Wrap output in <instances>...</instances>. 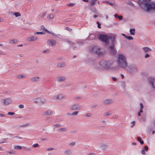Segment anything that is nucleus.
I'll return each instance as SVG.
<instances>
[{
  "label": "nucleus",
  "instance_id": "25",
  "mask_svg": "<svg viewBox=\"0 0 155 155\" xmlns=\"http://www.w3.org/2000/svg\"><path fill=\"white\" fill-rule=\"evenodd\" d=\"M66 65L65 63L64 62H62L59 63V67H63Z\"/></svg>",
  "mask_w": 155,
  "mask_h": 155
},
{
  "label": "nucleus",
  "instance_id": "15",
  "mask_svg": "<svg viewBox=\"0 0 155 155\" xmlns=\"http://www.w3.org/2000/svg\"><path fill=\"white\" fill-rule=\"evenodd\" d=\"M41 29L44 30L45 31V33L46 32H47L48 33H49L50 34H53L54 35H54V34H53L52 33L51 31H49L46 28H45V27L43 25H42L41 26Z\"/></svg>",
  "mask_w": 155,
  "mask_h": 155
},
{
  "label": "nucleus",
  "instance_id": "24",
  "mask_svg": "<svg viewBox=\"0 0 155 155\" xmlns=\"http://www.w3.org/2000/svg\"><path fill=\"white\" fill-rule=\"evenodd\" d=\"M66 96L62 94H59V100H61L65 98Z\"/></svg>",
  "mask_w": 155,
  "mask_h": 155
},
{
  "label": "nucleus",
  "instance_id": "18",
  "mask_svg": "<svg viewBox=\"0 0 155 155\" xmlns=\"http://www.w3.org/2000/svg\"><path fill=\"white\" fill-rule=\"evenodd\" d=\"M79 112L78 111H75L73 112L72 113H68L67 115L69 116H76L79 113Z\"/></svg>",
  "mask_w": 155,
  "mask_h": 155
},
{
  "label": "nucleus",
  "instance_id": "60",
  "mask_svg": "<svg viewBox=\"0 0 155 155\" xmlns=\"http://www.w3.org/2000/svg\"><path fill=\"white\" fill-rule=\"evenodd\" d=\"M137 139L138 141H140V140H141L140 137H137Z\"/></svg>",
  "mask_w": 155,
  "mask_h": 155
},
{
  "label": "nucleus",
  "instance_id": "22",
  "mask_svg": "<svg viewBox=\"0 0 155 155\" xmlns=\"http://www.w3.org/2000/svg\"><path fill=\"white\" fill-rule=\"evenodd\" d=\"M66 78L64 77H59V82H63L65 81Z\"/></svg>",
  "mask_w": 155,
  "mask_h": 155
},
{
  "label": "nucleus",
  "instance_id": "9",
  "mask_svg": "<svg viewBox=\"0 0 155 155\" xmlns=\"http://www.w3.org/2000/svg\"><path fill=\"white\" fill-rule=\"evenodd\" d=\"M108 146L106 144L103 143H100L98 145L99 148L101 150H106Z\"/></svg>",
  "mask_w": 155,
  "mask_h": 155
},
{
  "label": "nucleus",
  "instance_id": "41",
  "mask_svg": "<svg viewBox=\"0 0 155 155\" xmlns=\"http://www.w3.org/2000/svg\"><path fill=\"white\" fill-rule=\"evenodd\" d=\"M76 144V143L75 142H71L70 143V145L73 146H74Z\"/></svg>",
  "mask_w": 155,
  "mask_h": 155
},
{
  "label": "nucleus",
  "instance_id": "5",
  "mask_svg": "<svg viewBox=\"0 0 155 155\" xmlns=\"http://www.w3.org/2000/svg\"><path fill=\"white\" fill-rule=\"evenodd\" d=\"M89 51L99 57L103 56L105 54V51L104 50L97 46H94L91 48L89 49Z\"/></svg>",
  "mask_w": 155,
  "mask_h": 155
},
{
  "label": "nucleus",
  "instance_id": "46",
  "mask_svg": "<svg viewBox=\"0 0 155 155\" xmlns=\"http://www.w3.org/2000/svg\"><path fill=\"white\" fill-rule=\"evenodd\" d=\"M24 149L25 150H28V151H31V148H30V147H28V148H26V147H25L24 148Z\"/></svg>",
  "mask_w": 155,
  "mask_h": 155
},
{
  "label": "nucleus",
  "instance_id": "61",
  "mask_svg": "<svg viewBox=\"0 0 155 155\" xmlns=\"http://www.w3.org/2000/svg\"><path fill=\"white\" fill-rule=\"evenodd\" d=\"M140 142L141 144H143L144 143L143 141L141 140H140Z\"/></svg>",
  "mask_w": 155,
  "mask_h": 155
},
{
  "label": "nucleus",
  "instance_id": "21",
  "mask_svg": "<svg viewBox=\"0 0 155 155\" xmlns=\"http://www.w3.org/2000/svg\"><path fill=\"white\" fill-rule=\"evenodd\" d=\"M8 41L9 43L11 44L15 43L17 42V41L16 39L13 40L9 39Z\"/></svg>",
  "mask_w": 155,
  "mask_h": 155
},
{
  "label": "nucleus",
  "instance_id": "38",
  "mask_svg": "<svg viewBox=\"0 0 155 155\" xmlns=\"http://www.w3.org/2000/svg\"><path fill=\"white\" fill-rule=\"evenodd\" d=\"M126 38L129 40H132L133 39V38L131 36H127Z\"/></svg>",
  "mask_w": 155,
  "mask_h": 155
},
{
  "label": "nucleus",
  "instance_id": "48",
  "mask_svg": "<svg viewBox=\"0 0 155 155\" xmlns=\"http://www.w3.org/2000/svg\"><path fill=\"white\" fill-rule=\"evenodd\" d=\"M33 146L35 147H36L39 146V145L38 143L35 144L33 145Z\"/></svg>",
  "mask_w": 155,
  "mask_h": 155
},
{
  "label": "nucleus",
  "instance_id": "52",
  "mask_svg": "<svg viewBox=\"0 0 155 155\" xmlns=\"http://www.w3.org/2000/svg\"><path fill=\"white\" fill-rule=\"evenodd\" d=\"M54 149L52 148H49L47 149V150L48 151H51L53 150Z\"/></svg>",
  "mask_w": 155,
  "mask_h": 155
},
{
  "label": "nucleus",
  "instance_id": "28",
  "mask_svg": "<svg viewBox=\"0 0 155 155\" xmlns=\"http://www.w3.org/2000/svg\"><path fill=\"white\" fill-rule=\"evenodd\" d=\"M140 112H143V105L142 103H140Z\"/></svg>",
  "mask_w": 155,
  "mask_h": 155
},
{
  "label": "nucleus",
  "instance_id": "8",
  "mask_svg": "<svg viewBox=\"0 0 155 155\" xmlns=\"http://www.w3.org/2000/svg\"><path fill=\"white\" fill-rule=\"evenodd\" d=\"M127 70L131 74H134L138 71L137 67L135 65L129 66Z\"/></svg>",
  "mask_w": 155,
  "mask_h": 155
},
{
  "label": "nucleus",
  "instance_id": "27",
  "mask_svg": "<svg viewBox=\"0 0 155 155\" xmlns=\"http://www.w3.org/2000/svg\"><path fill=\"white\" fill-rule=\"evenodd\" d=\"M40 100L41 98L38 97L35 99L34 101L36 103H38L39 104Z\"/></svg>",
  "mask_w": 155,
  "mask_h": 155
},
{
  "label": "nucleus",
  "instance_id": "39",
  "mask_svg": "<svg viewBox=\"0 0 155 155\" xmlns=\"http://www.w3.org/2000/svg\"><path fill=\"white\" fill-rule=\"evenodd\" d=\"M50 50H44L42 51L43 53H49L50 52Z\"/></svg>",
  "mask_w": 155,
  "mask_h": 155
},
{
  "label": "nucleus",
  "instance_id": "47",
  "mask_svg": "<svg viewBox=\"0 0 155 155\" xmlns=\"http://www.w3.org/2000/svg\"><path fill=\"white\" fill-rule=\"evenodd\" d=\"M19 108L21 109L23 108L24 107V105L23 104H20L19 106Z\"/></svg>",
  "mask_w": 155,
  "mask_h": 155
},
{
  "label": "nucleus",
  "instance_id": "45",
  "mask_svg": "<svg viewBox=\"0 0 155 155\" xmlns=\"http://www.w3.org/2000/svg\"><path fill=\"white\" fill-rule=\"evenodd\" d=\"M7 114L8 115H14L15 114V113L14 112H8V113Z\"/></svg>",
  "mask_w": 155,
  "mask_h": 155
},
{
  "label": "nucleus",
  "instance_id": "40",
  "mask_svg": "<svg viewBox=\"0 0 155 155\" xmlns=\"http://www.w3.org/2000/svg\"><path fill=\"white\" fill-rule=\"evenodd\" d=\"M7 153H8L10 154H15L16 153V152L13 151H8L7 152Z\"/></svg>",
  "mask_w": 155,
  "mask_h": 155
},
{
  "label": "nucleus",
  "instance_id": "35",
  "mask_svg": "<svg viewBox=\"0 0 155 155\" xmlns=\"http://www.w3.org/2000/svg\"><path fill=\"white\" fill-rule=\"evenodd\" d=\"M54 15L53 14L49 15L48 17H49L51 19H52L54 18Z\"/></svg>",
  "mask_w": 155,
  "mask_h": 155
},
{
  "label": "nucleus",
  "instance_id": "13",
  "mask_svg": "<svg viewBox=\"0 0 155 155\" xmlns=\"http://www.w3.org/2000/svg\"><path fill=\"white\" fill-rule=\"evenodd\" d=\"M115 44H113V43H112L111 46H110V51L113 54H114L115 52V48L114 47V45Z\"/></svg>",
  "mask_w": 155,
  "mask_h": 155
},
{
  "label": "nucleus",
  "instance_id": "30",
  "mask_svg": "<svg viewBox=\"0 0 155 155\" xmlns=\"http://www.w3.org/2000/svg\"><path fill=\"white\" fill-rule=\"evenodd\" d=\"M45 32H37L34 33L35 35H38V34H45Z\"/></svg>",
  "mask_w": 155,
  "mask_h": 155
},
{
  "label": "nucleus",
  "instance_id": "43",
  "mask_svg": "<svg viewBox=\"0 0 155 155\" xmlns=\"http://www.w3.org/2000/svg\"><path fill=\"white\" fill-rule=\"evenodd\" d=\"M131 124H132V125L131 126V127H133L135 124V122L134 121H133L131 122Z\"/></svg>",
  "mask_w": 155,
  "mask_h": 155
},
{
  "label": "nucleus",
  "instance_id": "20",
  "mask_svg": "<svg viewBox=\"0 0 155 155\" xmlns=\"http://www.w3.org/2000/svg\"><path fill=\"white\" fill-rule=\"evenodd\" d=\"M72 152L71 150L70 149H68L64 151V153L66 155H69Z\"/></svg>",
  "mask_w": 155,
  "mask_h": 155
},
{
  "label": "nucleus",
  "instance_id": "55",
  "mask_svg": "<svg viewBox=\"0 0 155 155\" xmlns=\"http://www.w3.org/2000/svg\"><path fill=\"white\" fill-rule=\"evenodd\" d=\"M5 117V114H0V117Z\"/></svg>",
  "mask_w": 155,
  "mask_h": 155
},
{
  "label": "nucleus",
  "instance_id": "7",
  "mask_svg": "<svg viewBox=\"0 0 155 155\" xmlns=\"http://www.w3.org/2000/svg\"><path fill=\"white\" fill-rule=\"evenodd\" d=\"M1 101L4 105H8L12 103V100L10 98H8L6 99H2Z\"/></svg>",
  "mask_w": 155,
  "mask_h": 155
},
{
  "label": "nucleus",
  "instance_id": "32",
  "mask_svg": "<svg viewBox=\"0 0 155 155\" xmlns=\"http://www.w3.org/2000/svg\"><path fill=\"white\" fill-rule=\"evenodd\" d=\"M46 101V100L44 99L41 98L39 104H43L45 103Z\"/></svg>",
  "mask_w": 155,
  "mask_h": 155
},
{
  "label": "nucleus",
  "instance_id": "31",
  "mask_svg": "<svg viewBox=\"0 0 155 155\" xmlns=\"http://www.w3.org/2000/svg\"><path fill=\"white\" fill-rule=\"evenodd\" d=\"M97 0H91V3H90V5L91 6H93L94 5L95 3V2L97 1Z\"/></svg>",
  "mask_w": 155,
  "mask_h": 155
},
{
  "label": "nucleus",
  "instance_id": "64",
  "mask_svg": "<svg viewBox=\"0 0 155 155\" xmlns=\"http://www.w3.org/2000/svg\"><path fill=\"white\" fill-rule=\"evenodd\" d=\"M87 155H95V154L94 153H91L88 154Z\"/></svg>",
  "mask_w": 155,
  "mask_h": 155
},
{
  "label": "nucleus",
  "instance_id": "19",
  "mask_svg": "<svg viewBox=\"0 0 155 155\" xmlns=\"http://www.w3.org/2000/svg\"><path fill=\"white\" fill-rule=\"evenodd\" d=\"M39 77H34L31 78V80L33 82L38 81H39Z\"/></svg>",
  "mask_w": 155,
  "mask_h": 155
},
{
  "label": "nucleus",
  "instance_id": "33",
  "mask_svg": "<svg viewBox=\"0 0 155 155\" xmlns=\"http://www.w3.org/2000/svg\"><path fill=\"white\" fill-rule=\"evenodd\" d=\"M66 130V128H62L59 129V131L60 132H62L65 131Z\"/></svg>",
  "mask_w": 155,
  "mask_h": 155
},
{
  "label": "nucleus",
  "instance_id": "49",
  "mask_svg": "<svg viewBox=\"0 0 155 155\" xmlns=\"http://www.w3.org/2000/svg\"><path fill=\"white\" fill-rule=\"evenodd\" d=\"M141 153L143 154H145V152L144 149H143L141 150Z\"/></svg>",
  "mask_w": 155,
  "mask_h": 155
},
{
  "label": "nucleus",
  "instance_id": "4",
  "mask_svg": "<svg viewBox=\"0 0 155 155\" xmlns=\"http://www.w3.org/2000/svg\"><path fill=\"white\" fill-rule=\"evenodd\" d=\"M117 63L118 66L122 68L126 69L127 66L126 57L123 54H118L117 55Z\"/></svg>",
  "mask_w": 155,
  "mask_h": 155
},
{
  "label": "nucleus",
  "instance_id": "17",
  "mask_svg": "<svg viewBox=\"0 0 155 155\" xmlns=\"http://www.w3.org/2000/svg\"><path fill=\"white\" fill-rule=\"evenodd\" d=\"M113 102V101L110 99L105 100L104 101V103L106 104H109Z\"/></svg>",
  "mask_w": 155,
  "mask_h": 155
},
{
  "label": "nucleus",
  "instance_id": "6",
  "mask_svg": "<svg viewBox=\"0 0 155 155\" xmlns=\"http://www.w3.org/2000/svg\"><path fill=\"white\" fill-rule=\"evenodd\" d=\"M148 82L149 85L153 89H155V78L153 77H149Z\"/></svg>",
  "mask_w": 155,
  "mask_h": 155
},
{
  "label": "nucleus",
  "instance_id": "1",
  "mask_svg": "<svg viewBox=\"0 0 155 155\" xmlns=\"http://www.w3.org/2000/svg\"><path fill=\"white\" fill-rule=\"evenodd\" d=\"M114 64V61L112 60H101L99 63L100 67L96 66L95 68L98 70H100L101 68L107 70L117 71L118 70V67L112 66Z\"/></svg>",
  "mask_w": 155,
  "mask_h": 155
},
{
  "label": "nucleus",
  "instance_id": "62",
  "mask_svg": "<svg viewBox=\"0 0 155 155\" xmlns=\"http://www.w3.org/2000/svg\"><path fill=\"white\" fill-rule=\"evenodd\" d=\"M119 16V15H117L116 14H115L114 15V17L116 18H118Z\"/></svg>",
  "mask_w": 155,
  "mask_h": 155
},
{
  "label": "nucleus",
  "instance_id": "58",
  "mask_svg": "<svg viewBox=\"0 0 155 155\" xmlns=\"http://www.w3.org/2000/svg\"><path fill=\"white\" fill-rule=\"evenodd\" d=\"M14 137L17 138L19 139H22V138L21 137H20L19 136H16V137Z\"/></svg>",
  "mask_w": 155,
  "mask_h": 155
},
{
  "label": "nucleus",
  "instance_id": "12",
  "mask_svg": "<svg viewBox=\"0 0 155 155\" xmlns=\"http://www.w3.org/2000/svg\"><path fill=\"white\" fill-rule=\"evenodd\" d=\"M38 39V38L35 36H33L27 38V40L29 42H31L34 41H36Z\"/></svg>",
  "mask_w": 155,
  "mask_h": 155
},
{
  "label": "nucleus",
  "instance_id": "36",
  "mask_svg": "<svg viewBox=\"0 0 155 155\" xmlns=\"http://www.w3.org/2000/svg\"><path fill=\"white\" fill-rule=\"evenodd\" d=\"M103 3H107V4H109L111 6H113L114 5V4L111 3L110 2H109L107 1H103L102 2Z\"/></svg>",
  "mask_w": 155,
  "mask_h": 155
},
{
  "label": "nucleus",
  "instance_id": "3",
  "mask_svg": "<svg viewBox=\"0 0 155 155\" xmlns=\"http://www.w3.org/2000/svg\"><path fill=\"white\" fill-rule=\"evenodd\" d=\"M97 38L100 41L104 42L106 45H109L110 40L113 44H116L115 38L113 36H109L106 35L100 34L97 35Z\"/></svg>",
  "mask_w": 155,
  "mask_h": 155
},
{
  "label": "nucleus",
  "instance_id": "50",
  "mask_svg": "<svg viewBox=\"0 0 155 155\" xmlns=\"http://www.w3.org/2000/svg\"><path fill=\"white\" fill-rule=\"evenodd\" d=\"M91 114L90 113H87L86 115V116L87 117H91Z\"/></svg>",
  "mask_w": 155,
  "mask_h": 155
},
{
  "label": "nucleus",
  "instance_id": "23",
  "mask_svg": "<svg viewBox=\"0 0 155 155\" xmlns=\"http://www.w3.org/2000/svg\"><path fill=\"white\" fill-rule=\"evenodd\" d=\"M14 149L16 150H20L22 149V147L19 145H15L14 147Z\"/></svg>",
  "mask_w": 155,
  "mask_h": 155
},
{
  "label": "nucleus",
  "instance_id": "16",
  "mask_svg": "<svg viewBox=\"0 0 155 155\" xmlns=\"http://www.w3.org/2000/svg\"><path fill=\"white\" fill-rule=\"evenodd\" d=\"M142 49L144 52L145 53L151 51V49L150 48L147 47H143L142 48Z\"/></svg>",
  "mask_w": 155,
  "mask_h": 155
},
{
  "label": "nucleus",
  "instance_id": "14",
  "mask_svg": "<svg viewBox=\"0 0 155 155\" xmlns=\"http://www.w3.org/2000/svg\"><path fill=\"white\" fill-rule=\"evenodd\" d=\"M53 112L51 110H48L44 112L43 115H51L53 114Z\"/></svg>",
  "mask_w": 155,
  "mask_h": 155
},
{
  "label": "nucleus",
  "instance_id": "42",
  "mask_svg": "<svg viewBox=\"0 0 155 155\" xmlns=\"http://www.w3.org/2000/svg\"><path fill=\"white\" fill-rule=\"evenodd\" d=\"M46 14V12H43L42 15L41 16V18H42L44 17L45 16Z\"/></svg>",
  "mask_w": 155,
  "mask_h": 155
},
{
  "label": "nucleus",
  "instance_id": "51",
  "mask_svg": "<svg viewBox=\"0 0 155 155\" xmlns=\"http://www.w3.org/2000/svg\"><path fill=\"white\" fill-rule=\"evenodd\" d=\"M97 24L98 25L97 27L99 28H101V24L99 22H97Z\"/></svg>",
  "mask_w": 155,
  "mask_h": 155
},
{
  "label": "nucleus",
  "instance_id": "57",
  "mask_svg": "<svg viewBox=\"0 0 155 155\" xmlns=\"http://www.w3.org/2000/svg\"><path fill=\"white\" fill-rule=\"evenodd\" d=\"M112 78L114 81H116L117 80V78L115 77H112Z\"/></svg>",
  "mask_w": 155,
  "mask_h": 155
},
{
  "label": "nucleus",
  "instance_id": "59",
  "mask_svg": "<svg viewBox=\"0 0 155 155\" xmlns=\"http://www.w3.org/2000/svg\"><path fill=\"white\" fill-rule=\"evenodd\" d=\"M77 43L78 44H83V43L82 42H77Z\"/></svg>",
  "mask_w": 155,
  "mask_h": 155
},
{
  "label": "nucleus",
  "instance_id": "56",
  "mask_svg": "<svg viewBox=\"0 0 155 155\" xmlns=\"http://www.w3.org/2000/svg\"><path fill=\"white\" fill-rule=\"evenodd\" d=\"M66 41H67L70 45L72 44V42L71 41H70L67 40Z\"/></svg>",
  "mask_w": 155,
  "mask_h": 155
},
{
  "label": "nucleus",
  "instance_id": "53",
  "mask_svg": "<svg viewBox=\"0 0 155 155\" xmlns=\"http://www.w3.org/2000/svg\"><path fill=\"white\" fill-rule=\"evenodd\" d=\"M118 18L120 20H122L123 19V17L121 15H119Z\"/></svg>",
  "mask_w": 155,
  "mask_h": 155
},
{
  "label": "nucleus",
  "instance_id": "63",
  "mask_svg": "<svg viewBox=\"0 0 155 155\" xmlns=\"http://www.w3.org/2000/svg\"><path fill=\"white\" fill-rule=\"evenodd\" d=\"M74 5V4L73 3H70L68 5L69 6H72L73 5Z\"/></svg>",
  "mask_w": 155,
  "mask_h": 155
},
{
  "label": "nucleus",
  "instance_id": "37",
  "mask_svg": "<svg viewBox=\"0 0 155 155\" xmlns=\"http://www.w3.org/2000/svg\"><path fill=\"white\" fill-rule=\"evenodd\" d=\"M111 114V111H109L107 112L105 114V116H107L108 115H110Z\"/></svg>",
  "mask_w": 155,
  "mask_h": 155
},
{
  "label": "nucleus",
  "instance_id": "54",
  "mask_svg": "<svg viewBox=\"0 0 155 155\" xmlns=\"http://www.w3.org/2000/svg\"><path fill=\"white\" fill-rule=\"evenodd\" d=\"M19 66V65L18 64H16L14 65V67H16V68L18 67Z\"/></svg>",
  "mask_w": 155,
  "mask_h": 155
},
{
  "label": "nucleus",
  "instance_id": "2",
  "mask_svg": "<svg viewBox=\"0 0 155 155\" xmlns=\"http://www.w3.org/2000/svg\"><path fill=\"white\" fill-rule=\"evenodd\" d=\"M141 7L147 12H151L155 9V2H148L150 0H138Z\"/></svg>",
  "mask_w": 155,
  "mask_h": 155
},
{
  "label": "nucleus",
  "instance_id": "34",
  "mask_svg": "<svg viewBox=\"0 0 155 155\" xmlns=\"http://www.w3.org/2000/svg\"><path fill=\"white\" fill-rule=\"evenodd\" d=\"M14 15L16 17H18L21 15V14L19 12H15Z\"/></svg>",
  "mask_w": 155,
  "mask_h": 155
},
{
  "label": "nucleus",
  "instance_id": "29",
  "mask_svg": "<svg viewBox=\"0 0 155 155\" xmlns=\"http://www.w3.org/2000/svg\"><path fill=\"white\" fill-rule=\"evenodd\" d=\"M25 76L24 75L21 74L17 76V77L18 79H21L23 78H25Z\"/></svg>",
  "mask_w": 155,
  "mask_h": 155
},
{
  "label": "nucleus",
  "instance_id": "26",
  "mask_svg": "<svg viewBox=\"0 0 155 155\" xmlns=\"http://www.w3.org/2000/svg\"><path fill=\"white\" fill-rule=\"evenodd\" d=\"M135 30L134 28L130 29V34L132 35H134L135 34Z\"/></svg>",
  "mask_w": 155,
  "mask_h": 155
},
{
  "label": "nucleus",
  "instance_id": "44",
  "mask_svg": "<svg viewBox=\"0 0 155 155\" xmlns=\"http://www.w3.org/2000/svg\"><path fill=\"white\" fill-rule=\"evenodd\" d=\"M150 56V55L148 53H146L144 55V58H146L149 57Z\"/></svg>",
  "mask_w": 155,
  "mask_h": 155
},
{
  "label": "nucleus",
  "instance_id": "11",
  "mask_svg": "<svg viewBox=\"0 0 155 155\" xmlns=\"http://www.w3.org/2000/svg\"><path fill=\"white\" fill-rule=\"evenodd\" d=\"M56 43V41L54 40L49 39L47 41V44L49 45L53 46L55 45Z\"/></svg>",
  "mask_w": 155,
  "mask_h": 155
},
{
  "label": "nucleus",
  "instance_id": "10",
  "mask_svg": "<svg viewBox=\"0 0 155 155\" xmlns=\"http://www.w3.org/2000/svg\"><path fill=\"white\" fill-rule=\"evenodd\" d=\"M70 108L72 111L76 110L80 108V106L78 104H75L71 105L70 107Z\"/></svg>",
  "mask_w": 155,
  "mask_h": 155
}]
</instances>
